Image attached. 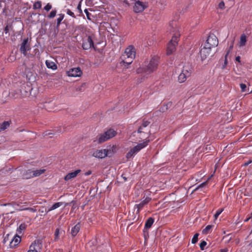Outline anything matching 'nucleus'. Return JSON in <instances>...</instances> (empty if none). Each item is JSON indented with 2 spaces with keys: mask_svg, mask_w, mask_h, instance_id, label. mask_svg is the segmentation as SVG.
<instances>
[{
  "mask_svg": "<svg viewBox=\"0 0 252 252\" xmlns=\"http://www.w3.org/2000/svg\"><path fill=\"white\" fill-rule=\"evenodd\" d=\"M159 58L158 56H154L149 61L145 62L143 67L141 68H138L136 70L137 73H145L146 74H150L155 71L159 63Z\"/></svg>",
  "mask_w": 252,
  "mask_h": 252,
  "instance_id": "1",
  "label": "nucleus"
},
{
  "mask_svg": "<svg viewBox=\"0 0 252 252\" xmlns=\"http://www.w3.org/2000/svg\"><path fill=\"white\" fill-rule=\"evenodd\" d=\"M135 55L136 50L133 46L130 45L127 47L121 57L122 63L124 66H126L131 64L135 58Z\"/></svg>",
  "mask_w": 252,
  "mask_h": 252,
  "instance_id": "2",
  "label": "nucleus"
},
{
  "mask_svg": "<svg viewBox=\"0 0 252 252\" xmlns=\"http://www.w3.org/2000/svg\"><path fill=\"white\" fill-rule=\"evenodd\" d=\"M150 122L143 120L141 125L139 127L137 133L139 134L138 138L142 139L145 138V140L151 134L150 130L147 127L150 124Z\"/></svg>",
  "mask_w": 252,
  "mask_h": 252,
  "instance_id": "3",
  "label": "nucleus"
},
{
  "mask_svg": "<svg viewBox=\"0 0 252 252\" xmlns=\"http://www.w3.org/2000/svg\"><path fill=\"white\" fill-rule=\"evenodd\" d=\"M180 35V34L177 32H176L173 35L172 39L167 45V54L168 55L171 54L175 51Z\"/></svg>",
  "mask_w": 252,
  "mask_h": 252,
  "instance_id": "4",
  "label": "nucleus"
},
{
  "mask_svg": "<svg viewBox=\"0 0 252 252\" xmlns=\"http://www.w3.org/2000/svg\"><path fill=\"white\" fill-rule=\"evenodd\" d=\"M192 72V68L191 66L188 64L185 65L182 69V72L178 76V81L179 83H183L185 82L189 77L191 75Z\"/></svg>",
  "mask_w": 252,
  "mask_h": 252,
  "instance_id": "5",
  "label": "nucleus"
},
{
  "mask_svg": "<svg viewBox=\"0 0 252 252\" xmlns=\"http://www.w3.org/2000/svg\"><path fill=\"white\" fill-rule=\"evenodd\" d=\"M116 134V131L114 129H109L105 131L103 134L99 135L98 139L99 143H102L107 140L114 137Z\"/></svg>",
  "mask_w": 252,
  "mask_h": 252,
  "instance_id": "6",
  "label": "nucleus"
},
{
  "mask_svg": "<svg viewBox=\"0 0 252 252\" xmlns=\"http://www.w3.org/2000/svg\"><path fill=\"white\" fill-rule=\"evenodd\" d=\"M218 43L219 41L217 36L214 34H211L208 37L204 45H205L206 47L212 48L216 47L218 45Z\"/></svg>",
  "mask_w": 252,
  "mask_h": 252,
  "instance_id": "7",
  "label": "nucleus"
},
{
  "mask_svg": "<svg viewBox=\"0 0 252 252\" xmlns=\"http://www.w3.org/2000/svg\"><path fill=\"white\" fill-rule=\"evenodd\" d=\"M31 50L30 44L29 42L28 38L24 39L20 46V51L25 56L27 55V51Z\"/></svg>",
  "mask_w": 252,
  "mask_h": 252,
  "instance_id": "8",
  "label": "nucleus"
},
{
  "mask_svg": "<svg viewBox=\"0 0 252 252\" xmlns=\"http://www.w3.org/2000/svg\"><path fill=\"white\" fill-rule=\"evenodd\" d=\"M42 246L40 240H35L30 246L28 252H39Z\"/></svg>",
  "mask_w": 252,
  "mask_h": 252,
  "instance_id": "9",
  "label": "nucleus"
},
{
  "mask_svg": "<svg viewBox=\"0 0 252 252\" xmlns=\"http://www.w3.org/2000/svg\"><path fill=\"white\" fill-rule=\"evenodd\" d=\"M67 74L68 76L76 77L80 76L82 71L79 67H77L71 68L67 72Z\"/></svg>",
  "mask_w": 252,
  "mask_h": 252,
  "instance_id": "10",
  "label": "nucleus"
},
{
  "mask_svg": "<svg viewBox=\"0 0 252 252\" xmlns=\"http://www.w3.org/2000/svg\"><path fill=\"white\" fill-rule=\"evenodd\" d=\"M92 155L93 157L98 158H103L107 157L108 151L107 149L96 150L93 153Z\"/></svg>",
  "mask_w": 252,
  "mask_h": 252,
  "instance_id": "11",
  "label": "nucleus"
},
{
  "mask_svg": "<svg viewBox=\"0 0 252 252\" xmlns=\"http://www.w3.org/2000/svg\"><path fill=\"white\" fill-rule=\"evenodd\" d=\"M147 7V6L142 1L138 0L135 2L133 6V10L135 13L142 12Z\"/></svg>",
  "mask_w": 252,
  "mask_h": 252,
  "instance_id": "12",
  "label": "nucleus"
},
{
  "mask_svg": "<svg viewBox=\"0 0 252 252\" xmlns=\"http://www.w3.org/2000/svg\"><path fill=\"white\" fill-rule=\"evenodd\" d=\"M92 47H94L93 38L91 36H88L86 39L83 40L82 47L84 50H88Z\"/></svg>",
  "mask_w": 252,
  "mask_h": 252,
  "instance_id": "13",
  "label": "nucleus"
},
{
  "mask_svg": "<svg viewBox=\"0 0 252 252\" xmlns=\"http://www.w3.org/2000/svg\"><path fill=\"white\" fill-rule=\"evenodd\" d=\"M211 48L209 47H206L204 44V46L200 50V53L202 60H204L210 55Z\"/></svg>",
  "mask_w": 252,
  "mask_h": 252,
  "instance_id": "14",
  "label": "nucleus"
},
{
  "mask_svg": "<svg viewBox=\"0 0 252 252\" xmlns=\"http://www.w3.org/2000/svg\"><path fill=\"white\" fill-rule=\"evenodd\" d=\"M150 198L146 197L144 200H142L139 204H136L134 207L137 209V213L138 214L140 210L142 209L143 207L145 205L147 204L150 202Z\"/></svg>",
  "mask_w": 252,
  "mask_h": 252,
  "instance_id": "15",
  "label": "nucleus"
},
{
  "mask_svg": "<svg viewBox=\"0 0 252 252\" xmlns=\"http://www.w3.org/2000/svg\"><path fill=\"white\" fill-rule=\"evenodd\" d=\"M21 238L18 235H15L10 242V248L13 249L16 247L21 242Z\"/></svg>",
  "mask_w": 252,
  "mask_h": 252,
  "instance_id": "16",
  "label": "nucleus"
},
{
  "mask_svg": "<svg viewBox=\"0 0 252 252\" xmlns=\"http://www.w3.org/2000/svg\"><path fill=\"white\" fill-rule=\"evenodd\" d=\"M150 142V140H146L143 143H139L136 146L133 148V150L136 153V154L140 151L141 149L146 147L148 143Z\"/></svg>",
  "mask_w": 252,
  "mask_h": 252,
  "instance_id": "17",
  "label": "nucleus"
},
{
  "mask_svg": "<svg viewBox=\"0 0 252 252\" xmlns=\"http://www.w3.org/2000/svg\"><path fill=\"white\" fill-rule=\"evenodd\" d=\"M81 172L80 169H77L74 172L68 173L64 177L65 181H68L71 179L75 178L77 175Z\"/></svg>",
  "mask_w": 252,
  "mask_h": 252,
  "instance_id": "18",
  "label": "nucleus"
},
{
  "mask_svg": "<svg viewBox=\"0 0 252 252\" xmlns=\"http://www.w3.org/2000/svg\"><path fill=\"white\" fill-rule=\"evenodd\" d=\"M80 229V223L78 222L75 226H74L71 230V234L73 237L77 235Z\"/></svg>",
  "mask_w": 252,
  "mask_h": 252,
  "instance_id": "19",
  "label": "nucleus"
},
{
  "mask_svg": "<svg viewBox=\"0 0 252 252\" xmlns=\"http://www.w3.org/2000/svg\"><path fill=\"white\" fill-rule=\"evenodd\" d=\"M154 222V218H153L152 217L149 218L145 222L144 230L146 229H149L150 228H151L152 225H153Z\"/></svg>",
  "mask_w": 252,
  "mask_h": 252,
  "instance_id": "20",
  "label": "nucleus"
},
{
  "mask_svg": "<svg viewBox=\"0 0 252 252\" xmlns=\"http://www.w3.org/2000/svg\"><path fill=\"white\" fill-rule=\"evenodd\" d=\"M45 64L48 68H50L53 70H55L57 68V65L54 62L52 61L46 60L45 62Z\"/></svg>",
  "mask_w": 252,
  "mask_h": 252,
  "instance_id": "21",
  "label": "nucleus"
},
{
  "mask_svg": "<svg viewBox=\"0 0 252 252\" xmlns=\"http://www.w3.org/2000/svg\"><path fill=\"white\" fill-rule=\"evenodd\" d=\"M247 42V36L245 34H242L240 36V41L239 43V47H243L246 45Z\"/></svg>",
  "mask_w": 252,
  "mask_h": 252,
  "instance_id": "22",
  "label": "nucleus"
},
{
  "mask_svg": "<svg viewBox=\"0 0 252 252\" xmlns=\"http://www.w3.org/2000/svg\"><path fill=\"white\" fill-rule=\"evenodd\" d=\"M10 124L11 121H4L2 123H0V132L8 127Z\"/></svg>",
  "mask_w": 252,
  "mask_h": 252,
  "instance_id": "23",
  "label": "nucleus"
},
{
  "mask_svg": "<svg viewBox=\"0 0 252 252\" xmlns=\"http://www.w3.org/2000/svg\"><path fill=\"white\" fill-rule=\"evenodd\" d=\"M108 151L107 157H111L117 151V147L116 145H113L109 149H107Z\"/></svg>",
  "mask_w": 252,
  "mask_h": 252,
  "instance_id": "24",
  "label": "nucleus"
},
{
  "mask_svg": "<svg viewBox=\"0 0 252 252\" xmlns=\"http://www.w3.org/2000/svg\"><path fill=\"white\" fill-rule=\"evenodd\" d=\"M214 227V225H208L206 226V227L203 229L202 230V233L203 234H210L213 229V228Z\"/></svg>",
  "mask_w": 252,
  "mask_h": 252,
  "instance_id": "25",
  "label": "nucleus"
},
{
  "mask_svg": "<svg viewBox=\"0 0 252 252\" xmlns=\"http://www.w3.org/2000/svg\"><path fill=\"white\" fill-rule=\"evenodd\" d=\"M24 177L26 179H30L34 177L33 175V170L31 169L26 170L24 174Z\"/></svg>",
  "mask_w": 252,
  "mask_h": 252,
  "instance_id": "26",
  "label": "nucleus"
},
{
  "mask_svg": "<svg viewBox=\"0 0 252 252\" xmlns=\"http://www.w3.org/2000/svg\"><path fill=\"white\" fill-rule=\"evenodd\" d=\"M136 153L133 150V148L131 149L126 154V158L127 159H129L132 158Z\"/></svg>",
  "mask_w": 252,
  "mask_h": 252,
  "instance_id": "27",
  "label": "nucleus"
},
{
  "mask_svg": "<svg viewBox=\"0 0 252 252\" xmlns=\"http://www.w3.org/2000/svg\"><path fill=\"white\" fill-rule=\"evenodd\" d=\"M45 169H37L33 170V175L34 177H37L43 174L45 172Z\"/></svg>",
  "mask_w": 252,
  "mask_h": 252,
  "instance_id": "28",
  "label": "nucleus"
},
{
  "mask_svg": "<svg viewBox=\"0 0 252 252\" xmlns=\"http://www.w3.org/2000/svg\"><path fill=\"white\" fill-rule=\"evenodd\" d=\"M63 204V202H57L53 204L51 207L48 210V211H51L52 210H55L60 206H61Z\"/></svg>",
  "mask_w": 252,
  "mask_h": 252,
  "instance_id": "29",
  "label": "nucleus"
},
{
  "mask_svg": "<svg viewBox=\"0 0 252 252\" xmlns=\"http://www.w3.org/2000/svg\"><path fill=\"white\" fill-rule=\"evenodd\" d=\"M64 14H60L59 15V17L57 19V27L58 28L62 22V21L64 18Z\"/></svg>",
  "mask_w": 252,
  "mask_h": 252,
  "instance_id": "30",
  "label": "nucleus"
},
{
  "mask_svg": "<svg viewBox=\"0 0 252 252\" xmlns=\"http://www.w3.org/2000/svg\"><path fill=\"white\" fill-rule=\"evenodd\" d=\"M96 252H108L107 249L106 248V246H99V247H97Z\"/></svg>",
  "mask_w": 252,
  "mask_h": 252,
  "instance_id": "31",
  "label": "nucleus"
},
{
  "mask_svg": "<svg viewBox=\"0 0 252 252\" xmlns=\"http://www.w3.org/2000/svg\"><path fill=\"white\" fill-rule=\"evenodd\" d=\"M41 7V2L40 1H36L33 5V8L34 9H40Z\"/></svg>",
  "mask_w": 252,
  "mask_h": 252,
  "instance_id": "32",
  "label": "nucleus"
},
{
  "mask_svg": "<svg viewBox=\"0 0 252 252\" xmlns=\"http://www.w3.org/2000/svg\"><path fill=\"white\" fill-rule=\"evenodd\" d=\"M240 87L241 88V91L242 92H245L247 91V86L246 84L244 83H240Z\"/></svg>",
  "mask_w": 252,
  "mask_h": 252,
  "instance_id": "33",
  "label": "nucleus"
},
{
  "mask_svg": "<svg viewBox=\"0 0 252 252\" xmlns=\"http://www.w3.org/2000/svg\"><path fill=\"white\" fill-rule=\"evenodd\" d=\"M223 211V209L221 208V209H218L216 211V213L214 215V218H215V220L217 219V218H218L219 215Z\"/></svg>",
  "mask_w": 252,
  "mask_h": 252,
  "instance_id": "34",
  "label": "nucleus"
},
{
  "mask_svg": "<svg viewBox=\"0 0 252 252\" xmlns=\"http://www.w3.org/2000/svg\"><path fill=\"white\" fill-rule=\"evenodd\" d=\"M57 13V10H53L51 11L49 15L48 16V18H53L55 17Z\"/></svg>",
  "mask_w": 252,
  "mask_h": 252,
  "instance_id": "35",
  "label": "nucleus"
},
{
  "mask_svg": "<svg viewBox=\"0 0 252 252\" xmlns=\"http://www.w3.org/2000/svg\"><path fill=\"white\" fill-rule=\"evenodd\" d=\"M26 227V224L25 223H22L20 225L19 228H18V231L19 232H21L22 231L25 230Z\"/></svg>",
  "mask_w": 252,
  "mask_h": 252,
  "instance_id": "36",
  "label": "nucleus"
},
{
  "mask_svg": "<svg viewBox=\"0 0 252 252\" xmlns=\"http://www.w3.org/2000/svg\"><path fill=\"white\" fill-rule=\"evenodd\" d=\"M198 235L199 234L198 233H196L194 235L191 240V243L192 244H195L197 242Z\"/></svg>",
  "mask_w": 252,
  "mask_h": 252,
  "instance_id": "37",
  "label": "nucleus"
},
{
  "mask_svg": "<svg viewBox=\"0 0 252 252\" xmlns=\"http://www.w3.org/2000/svg\"><path fill=\"white\" fill-rule=\"evenodd\" d=\"M207 243L205 241H202L201 242L199 245L200 248L201 250H204V247L206 246Z\"/></svg>",
  "mask_w": 252,
  "mask_h": 252,
  "instance_id": "38",
  "label": "nucleus"
},
{
  "mask_svg": "<svg viewBox=\"0 0 252 252\" xmlns=\"http://www.w3.org/2000/svg\"><path fill=\"white\" fill-rule=\"evenodd\" d=\"M19 210H20V211L29 210L31 212H35L36 211V209H35L33 208H22L20 209Z\"/></svg>",
  "mask_w": 252,
  "mask_h": 252,
  "instance_id": "39",
  "label": "nucleus"
},
{
  "mask_svg": "<svg viewBox=\"0 0 252 252\" xmlns=\"http://www.w3.org/2000/svg\"><path fill=\"white\" fill-rule=\"evenodd\" d=\"M39 212L41 213H44L45 214H46L47 213H48L49 211H47L46 210V209L43 207L41 208H40L38 210Z\"/></svg>",
  "mask_w": 252,
  "mask_h": 252,
  "instance_id": "40",
  "label": "nucleus"
},
{
  "mask_svg": "<svg viewBox=\"0 0 252 252\" xmlns=\"http://www.w3.org/2000/svg\"><path fill=\"white\" fill-rule=\"evenodd\" d=\"M52 5L50 3H48L45 6H44V9L46 11H49L52 8Z\"/></svg>",
  "mask_w": 252,
  "mask_h": 252,
  "instance_id": "41",
  "label": "nucleus"
},
{
  "mask_svg": "<svg viewBox=\"0 0 252 252\" xmlns=\"http://www.w3.org/2000/svg\"><path fill=\"white\" fill-rule=\"evenodd\" d=\"M229 54V51H227L226 52V54L225 56V60H224V64L223 65V66H222L223 68H224L225 66L227 64V56Z\"/></svg>",
  "mask_w": 252,
  "mask_h": 252,
  "instance_id": "42",
  "label": "nucleus"
},
{
  "mask_svg": "<svg viewBox=\"0 0 252 252\" xmlns=\"http://www.w3.org/2000/svg\"><path fill=\"white\" fill-rule=\"evenodd\" d=\"M96 243V240H91V241H90L88 243V245L87 246H90V247H92V246H94V245H95Z\"/></svg>",
  "mask_w": 252,
  "mask_h": 252,
  "instance_id": "43",
  "label": "nucleus"
},
{
  "mask_svg": "<svg viewBox=\"0 0 252 252\" xmlns=\"http://www.w3.org/2000/svg\"><path fill=\"white\" fill-rule=\"evenodd\" d=\"M66 13L70 15V16L72 17L73 18H75L76 16L74 15V13L72 12L70 9H68L66 10Z\"/></svg>",
  "mask_w": 252,
  "mask_h": 252,
  "instance_id": "44",
  "label": "nucleus"
},
{
  "mask_svg": "<svg viewBox=\"0 0 252 252\" xmlns=\"http://www.w3.org/2000/svg\"><path fill=\"white\" fill-rule=\"evenodd\" d=\"M206 185V182H204L201 184H200L197 187H196L193 190V191H195L196 190H197L199 188H203L204 187L205 185Z\"/></svg>",
  "mask_w": 252,
  "mask_h": 252,
  "instance_id": "45",
  "label": "nucleus"
},
{
  "mask_svg": "<svg viewBox=\"0 0 252 252\" xmlns=\"http://www.w3.org/2000/svg\"><path fill=\"white\" fill-rule=\"evenodd\" d=\"M59 231H60L59 228H57L55 230V240H58V237L59 235Z\"/></svg>",
  "mask_w": 252,
  "mask_h": 252,
  "instance_id": "46",
  "label": "nucleus"
},
{
  "mask_svg": "<svg viewBox=\"0 0 252 252\" xmlns=\"http://www.w3.org/2000/svg\"><path fill=\"white\" fill-rule=\"evenodd\" d=\"M77 8L78 10L79 11L80 14L83 13L82 10L81 9V1H80L79 2V3L78 4Z\"/></svg>",
  "mask_w": 252,
  "mask_h": 252,
  "instance_id": "47",
  "label": "nucleus"
},
{
  "mask_svg": "<svg viewBox=\"0 0 252 252\" xmlns=\"http://www.w3.org/2000/svg\"><path fill=\"white\" fill-rule=\"evenodd\" d=\"M219 7L221 9H223L224 8V3L223 1H221L220 2L219 4Z\"/></svg>",
  "mask_w": 252,
  "mask_h": 252,
  "instance_id": "48",
  "label": "nucleus"
},
{
  "mask_svg": "<svg viewBox=\"0 0 252 252\" xmlns=\"http://www.w3.org/2000/svg\"><path fill=\"white\" fill-rule=\"evenodd\" d=\"M84 12H85V13H86V16H87V18H88L89 20H90V19H91V18H90V16H89V15H90V13L89 12V11H88V9H85V10H84Z\"/></svg>",
  "mask_w": 252,
  "mask_h": 252,
  "instance_id": "49",
  "label": "nucleus"
},
{
  "mask_svg": "<svg viewBox=\"0 0 252 252\" xmlns=\"http://www.w3.org/2000/svg\"><path fill=\"white\" fill-rule=\"evenodd\" d=\"M9 26L8 25H7L4 29V32H5V34H7V33H8L9 32Z\"/></svg>",
  "mask_w": 252,
  "mask_h": 252,
  "instance_id": "50",
  "label": "nucleus"
},
{
  "mask_svg": "<svg viewBox=\"0 0 252 252\" xmlns=\"http://www.w3.org/2000/svg\"><path fill=\"white\" fill-rule=\"evenodd\" d=\"M9 234H7L3 239V242L6 243L8 240Z\"/></svg>",
  "mask_w": 252,
  "mask_h": 252,
  "instance_id": "51",
  "label": "nucleus"
},
{
  "mask_svg": "<svg viewBox=\"0 0 252 252\" xmlns=\"http://www.w3.org/2000/svg\"><path fill=\"white\" fill-rule=\"evenodd\" d=\"M252 162V160H250L244 163V166H248L250 163Z\"/></svg>",
  "mask_w": 252,
  "mask_h": 252,
  "instance_id": "52",
  "label": "nucleus"
},
{
  "mask_svg": "<svg viewBox=\"0 0 252 252\" xmlns=\"http://www.w3.org/2000/svg\"><path fill=\"white\" fill-rule=\"evenodd\" d=\"M233 42H234V41H233V42H232V43L231 45L230 46L229 48V49H228V51H229V52H230V51L232 49V48H233Z\"/></svg>",
  "mask_w": 252,
  "mask_h": 252,
  "instance_id": "53",
  "label": "nucleus"
},
{
  "mask_svg": "<svg viewBox=\"0 0 252 252\" xmlns=\"http://www.w3.org/2000/svg\"><path fill=\"white\" fill-rule=\"evenodd\" d=\"M91 173H92L91 171L89 170V171H87V172H86V173H85V175L86 176H88V175H90Z\"/></svg>",
  "mask_w": 252,
  "mask_h": 252,
  "instance_id": "54",
  "label": "nucleus"
},
{
  "mask_svg": "<svg viewBox=\"0 0 252 252\" xmlns=\"http://www.w3.org/2000/svg\"><path fill=\"white\" fill-rule=\"evenodd\" d=\"M228 249L227 248H225V249H221L220 250V252H228Z\"/></svg>",
  "mask_w": 252,
  "mask_h": 252,
  "instance_id": "55",
  "label": "nucleus"
},
{
  "mask_svg": "<svg viewBox=\"0 0 252 252\" xmlns=\"http://www.w3.org/2000/svg\"><path fill=\"white\" fill-rule=\"evenodd\" d=\"M240 56H237L236 57V61L238 62H240Z\"/></svg>",
  "mask_w": 252,
  "mask_h": 252,
  "instance_id": "56",
  "label": "nucleus"
},
{
  "mask_svg": "<svg viewBox=\"0 0 252 252\" xmlns=\"http://www.w3.org/2000/svg\"><path fill=\"white\" fill-rule=\"evenodd\" d=\"M122 176V177L123 178V179H124V182H126V181H127V178H126V177H125V176H124L123 174V175H122V176Z\"/></svg>",
  "mask_w": 252,
  "mask_h": 252,
  "instance_id": "57",
  "label": "nucleus"
},
{
  "mask_svg": "<svg viewBox=\"0 0 252 252\" xmlns=\"http://www.w3.org/2000/svg\"><path fill=\"white\" fill-rule=\"evenodd\" d=\"M249 246H250L251 247H252V240L251 241V242L249 244Z\"/></svg>",
  "mask_w": 252,
  "mask_h": 252,
  "instance_id": "58",
  "label": "nucleus"
},
{
  "mask_svg": "<svg viewBox=\"0 0 252 252\" xmlns=\"http://www.w3.org/2000/svg\"><path fill=\"white\" fill-rule=\"evenodd\" d=\"M249 219H250V218H249L245 220V221H248L249 220Z\"/></svg>",
  "mask_w": 252,
  "mask_h": 252,
  "instance_id": "59",
  "label": "nucleus"
},
{
  "mask_svg": "<svg viewBox=\"0 0 252 252\" xmlns=\"http://www.w3.org/2000/svg\"><path fill=\"white\" fill-rule=\"evenodd\" d=\"M252 91H251V92H250L249 94H252Z\"/></svg>",
  "mask_w": 252,
  "mask_h": 252,
  "instance_id": "60",
  "label": "nucleus"
}]
</instances>
